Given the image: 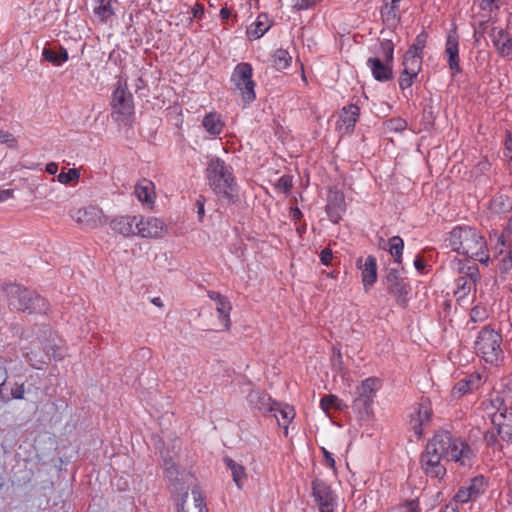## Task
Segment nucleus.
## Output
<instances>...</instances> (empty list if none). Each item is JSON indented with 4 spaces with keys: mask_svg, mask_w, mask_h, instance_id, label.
I'll return each instance as SVG.
<instances>
[{
    "mask_svg": "<svg viewBox=\"0 0 512 512\" xmlns=\"http://www.w3.org/2000/svg\"><path fill=\"white\" fill-rule=\"evenodd\" d=\"M506 246L507 250H504V247L501 246L499 252L492 258L501 273H508L512 270V243L506 244Z\"/></svg>",
    "mask_w": 512,
    "mask_h": 512,
    "instance_id": "nucleus-27",
    "label": "nucleus"
},
{
    "mask_svg": "<svg viewBox=\"0 0 512 512\" xmlns=\"http://www.w3.org/2000/svg\"><path fill=\"white\" fill-rule=\"evenodd\" d=\"M80 171L77 168H71L67 172H61L57 175V181L63 185H68L71 182L78 181L80 179Z\"/></svg>",
    "mask_w": 512,
    "mask_h": 512,
    "instance_id": "nucleus-40",
    "label": "nucleus"
},
{
    "mask_svg": "<svg viewBox=\"0 0 512 512\" xmlns=\"http://www.w3.org/2000/svg\"><path fill=\"white\" fill-rule=\"evenodd\" d=\"M488 487L487 481L483 476H476L468 483L461 486L455 493L453 500L456 503L466 504L477 500L483 495Z\"/></svg>",
    "mask_w": 512,
    "mask_h": 512,
    "instance_id": "nucleus-14",
    "label": "nucleus"
},
{
    "mask_svg": "<svg viewBox=\"0 0 512 512\" xmlns=\"http://www.w3.org/2000/svg\"><path fill=\"white\" fill-rule=\"evenodd\" d=\"M270 415L276 418L280 427H283L285 430H287L289 423L295 417V412L291 406L276 402L275 410Z\"/></svg>",
    "mask_w": 512,
    "mask_h": 512,
    "instance_id": "nucleus-30",
    "label": "nucleus"
},
{
    "mask_svg": "<svg viewBox=\"0 0 512 512\" xmlns=\"http://www.w3.org/2000/svg\"><path fill=\"white\" fill-rule=\"evenodd\" d=\"M380 386L381 382L377 378L371 377L365 379L361 385L357 387L356 397L353 401L354 408L360 412L368 413Z\"/></svg>",
    "mask_w": 512,
    "mask_h": 512,
    "instance_id": "nucleus-12",
    "label": "nucleus"
},
{
    "mask_svg": "<svg viewBox=\"0 0 512 512\" xmlns=\"http://www.w3.org/2000/svg\"><path fill=\"white\" fill-rule=\"evenodd\" d=\"M137 215H122L115 217L110 222V227L114 233L123 237L136 236Z\"/></svg>",
    "mask_w": 512,
    "mask_h": 512,
    "instance_id": "nucleus-21",
    "label": "nucleus"
},
{
    "mask_svg": "<svg viewBox=\"0 0 512 512\" xmlns=\"http://www.w3.org/2000/svg\"><path fill=\"white\" fill-rule=\"evenodd\" d=\"M192 496H193L195 507L197 509H200V507H202V506H206L205 497L198 488L192 489Z\"/></svg>",
    "mask_w": 512,
    "mask_h": 512,
    "instance_id": "nucleus-50",
    "label": "nucleus"
},
{
    "mask_svg": "<svg viewBox=\"0 0 512 512\" xmlns=\"http://www.w3.org/2000/svg\"><path fill=\"white\" fill-rule=\"evenodd\" d=\"M402 512H419L418 502L415 500L408 501L402 506Z\"/></svg>",
    "mask_w": 512,
    "mask_h": 512,
    "instance_id": "nucleus-56",
    "label": "nucleus"
},
{
    "mask_svg": "<svg viewBox=\"0 0 512 512\" xmlns=\"http://www.w3.org/2000/svg\"><path fill=\"white\" fill-rule=\"evenodd\" d=\"M136 236L141 238H162L165 234L164 222L156 217L137 216Z\"/></svg>",
    "mask_w": 512,
    "mask_h": 512,
    "instance_id": "nucleus-16",
    "label": "nucleus"
},
{
    "mask_svg": "<svg viewBox=\"0 0 512 512\" xmlns=\"http://www.w3.org/2000/svg\"><path fill=\"white\" fill-rule=\"evenodd\" d=\"M42 55L46 61L53 65L60 66L68 60V52L64 48H60L58 52L50 48H44Z\"/></svg>",
    "mask_w": 512,
    "mask_h": 512,
    "instance_id": "nucleus-34",
    "label": "nucleus"
},
{
    "mask_svg": "<svg viewBox=\"0 0 512 512\" xmlns=\"http://www.w3.org/2000/svg\"><path fill=\"white\" fill-rule=\"evenodd\" d=\"M476 354L487 363H497L503 354L502 336L489 326L483 327L474 342Z\"/></svg>",
    "mask_w": 512,
    "mask_h": 512,
    "instance_id": "nucleus-6",
    "label": "nucleus"
},
{
    "mask_svg": "<svg viewBox=\"0 0 512 512\" xmlns=\"http://www.w3.org/2000/svg\"><path fill=\"white\" fill-rule=\"evenodd\" d=\"M181 490L183 491V494L181 496L180 502L177 504L178 512H187L184 508V505L188 498V491H187V488H185V487H182Z\"/></svg>",
    "mask_w": 512,
    "mask_h": 512,
    "instance_id": "nucleus-59",
    "label": "nucleus"
},
{
    "mask_svg": "<svg viewBox=\"0 0 512 512\" xmlns=\"http://www.w3.org/2000/svg\"><path fill=\"white\" fill-rule=\"evenodd\" d=\"M362 259L357 261V265L361 269L362 282L365 288L372 286L377 280V261L372 255L366 257L364 264Z\"/></svg>",
    "mask_w": 512,
    "mask_h": 512,
    "instance_id": "nucleus-22",
    "label": "nucleus"
},
{
    "mask_svg": "<svg viewBox=\"0 0 512 512\" xmlns=\"http://www.w3.org/2000/svg\"><path fill=\"white\" fill-rule=\"evenodd\" d=\"M7 380V372L6 370L0 366V398L3 401H9V398L6 397L3 393V386L5 385V382Z\"/></svg>",
    "mask_w": 512,
    "mask_h": 512,
    "instance_id": "nucleus-53",
    "label": "nucleus"
},
{
    "mask_svg": "<svg viewBox=\"0 0 512 512\" xmlns=\"http://www.w3.org/2000/svg\"><path fill=\"white\" fill-rule=\"evenodd\" d=\"M447 246L457 254L488 264L490 257L484 237L473 227L456 226L448 234Z\"/></svg>",
    "mask_w": 512,
    "mask_h": 512,
    "instance_id": "nucleus-2",
    "label": "nucleus"
},
{
    "mask_svg": "<svg viewBox=\"0 0 512 512\" xmlns=\"http://www.w3.org/2000/svg\"><path fill=\"white\" fill-rule=\"evenodd\" d=\"M503 393H504V400L509 402L510 406L512 407V380L506 384Z\"/></svg>",
    "mask_w": 512,
    "mask_h": 512,
    "instance_id": "nucleus-58",
    "label": "nucleus"
},
{
    "mask_svg": "<svg viewBox=\"0 0 512 512\" xmlns=\"http://www.w3.org/2000/svg\"><path fill=\"white\" fill-rule=\"evenodd\" d=\"M272 60L274 67L281 71L290 66L292 57L287 50L280 48L273 53Z\"/></svg>",
    "mask_w": 512,
    "mask_h": 512,
    "instance_id": "nucleus-36",
    "label": "nucleus"
},
{
    "mask_svg": "<svg viewBox=\"0 0 512 512\" xmlns=\"http://www.w3.org/2000/svg\"><path fill=\"white\" fill-rule=\"evenodd\" d=\"M272 26L267 14H259L255 22L248 28L247 34L250 38L260 39Z\"/></svg>",
    "mask_w": 512,
    "mask_h": 512,
    "instance_id": "nucleus-29",
    "label": "nucleus"
},
{
    "mask_svg": "<svg viewBox=\"0 0 512 512\" xmlns=\"http://www.w3.org/2000/svg\"><path fill=\"white\" fill-rule=\"evenodd\" d=\"M133 86H134L135 90L138 91V90L144 89L146 87V83L141 76H138L136 78Z\"/></svg>",
    "mask_w": 512,
    "mask_h": 512,
    "instance_id": "nucleus-64",
    "label": "nucleus"
},
{
    "mask_svg": "<svg viewBox=\"0 0 512 512\" xmlns=\"http://www.w3.org/2000/svg\"><path fill=\"white\" fill-rule=\"evenodd\" d=\"M460 275L455 280L454 297L457 303L462 304L466 301L472 291L476 290L480 280V272L477 266H463L459 270Z\"/></svg>",
    "mask_w": 512,
    "mask_h": 512,
    "instance_id": "nucleus-9",
    "label": "nucleus"
},
{
    "mask_svg": "<svg viewBox=\"0 0 512 512\" xmlns=\"http://www.w3.org/2000/svg\"><path fill=\"white\" fill-rule=\"evenodd\" d=\"M94 13L101 21H106L114 14L112 0H99Z\"/></svg>",
    "mask_w": 512,
    "mask_h": 512,
    "instance_id": "nucleus-37",
    "label": "nucleus"
},
{
    "mask_svg": "<svg viewBox=\"0 0 512 512\" xmlns=\"http://www.w3.org/2000/svg\"><path fill=\"white\" fill-rule=\"evenodd\" d=\"M386 284L388 291L393 294L397 303L401 306L407 304V294L410 291V287L404 278H401L396 269H391L386 276Z\"/></svg>",
    "mask_w": 512,
    "mask_h": 512,
    "instance_id": "nucleus-17",
    "label": "nucleus"
},
{
    "mask_svg": "<svg viewBox=\"0 0 512 512\" xmlns=\"http://www.w3.org/2000/svg\"><path fill=\"white\" fill-rule=\"evenodd\" d=\"M432 409L428 401L417 403L411 407L408 424L415 436L419 439L423 430L431 422Z\"/></svg>",
    "mask_w": 512,
    "mask_h": 512,
    "instance_id": "nucleus-13",
    "label": "nucleus"
},
{
    "mask_svg": "<svg viewBox=\"0 0 512 512\" xmlns=\"http://www.w3.org/2000/svg\"><path fill=\"white\" fill-rule=\"evenodd\" d=\"M491 209L496 213H507L512 210V197L498 194L491 200Z\"/></svg>",
    "mask_w": 512,
    "mask_h": 512,
    "instance_id": "nucleus-33",
    "label": "nucleus"
},
{
    "mask_svg": "<svg viewBox=\"0 0 512 512\" xmlns=\"http://www.w3.org/2000/svg\"><path fill=\"white\" fill-rule=\"evenodd\" d=\"M333 259L332 251L328 248H325L320 253V260L322 264L329 265Z\"/></svg>",
    "mask_w": 512,
    "mask_h": 512,
    "instance_id": "nucleus-54",
    "label": "nucleus"
},
{
    "mask_svg": "<svg viewBox=\"0 0 512 512\" xmlns=\"http://www.w3.org/2000/svg\"><path fill=\"white\" fill-rule=\"evenodd\" d=\"M45 170L50 175H55L58 171V164L56 162H49L46 164Z\"/></svg>",
    "mask_w": 512,
    "mask_h": 512,
    "instance_id": "nucleus-62",
    "label": "nucleus"
},
{
    "mask_svg": "<svg viewBox=\"0 0 512 512\" xmlns=\"http://www.w3.org/2000/svg\"><path fill=\"white\" fill-rule=\"evenodd\" d=\"M165 477L173 484L178 481V470L173 463L165 460Z\"/></svg>",
    "mask_w": 512,
    "mask_h": 512,
    "instance_id": "nucleus-46",
    "label": "nucleus"
},
{
    "mask_svg": "<svg viewBox=\"0 0 512 512\" xmlns=\"http://www.w3.org/2000/svg\"><path fill=\"white\" fill-rule=\"evenodd\" d=\"M320 405L322 410L325 412L329 411L332 408L342 410L345 407L343 401L333 394L324 396L320 401Z\"/></svg>",
    "mask_w": 512,
    "mask_h": 512,
    "instance_id": "nucleus-38",
    "label": "nucleus"
},
{
    "mask_svg": "<svg viewBox=\"0 0 512 512\" xmlns=\"http://www.w3.org/2000/svg\"><path fill=\"white\" fill-rule=\"evenodd\" d=\"M252 76L253 68L246 62L237 64L231 75V82L245 104L253 102L256 98L255 82Z\"/></svg>",
    "mask_w": 512,
    "mask_h": 512,
    "instance_id": "nucleus-8",
    "label": "nucleus"
},
{
    "mask_svg": "<svg viewBox=\"0 0 512 512\" xmlns=\"http://www.w3.org/2000/svg\"><path fill=\"white\" fill-rule=\"evenodd\" d=\"M0 142L8 144L10 147H15L17 144L15 137L11 133L1 130V129H0Z\"/></svg>",
    "mask_w": 512,
    "mask_h": 512,
    "instance_id": "nucleus-51",
    "label": "nucleus"
},
{
    "mask_svg": "<svg viewBox=\"0 0 512 512\" xmlns=\"http://www.w3.org/2000/svg\"><path fill=\"white\" fill-rule=\"evenodd\" d=\"M445 54L448 58V65L452 73H459L461 71L459 63V37L456 30H451L447 34Z\"/></svg>",
    "mask_w": 512,
    "mask_h": 512,
    "instance_id": "nucleus-19",
    "label": "nucleus"
},
{
    "mask_svg": "<svg viewBox=\"0 0 512 512\" xmlns=\"http://www.w3.org/2000/svg\"><path fill=\"white\" fill-rule=\"evenodd\" d=\"M360 109L357 105L351 104L344 107L340 114V128L344 127L346 132H351L358 120Z\"/></svg>",
    "mask_w": 512,
    "mask_h": 512,
    "instance_id": "nucleus-25",
    "label": "nucleus"
},
{
    "mask_svg": "<svg viewBox=\"0 0 512 512\" xmlns=\"http://www.w3.org/2000/svg\"><path fill=\"white\" fill-rule=\"evenodd\" d=\"M505 157L512 163V138L508 137L505 142Z\"/></svg>",
    "mask_w": 512,
    "mask_h": 512,
    "instance_id": "nucleus-61",
    "label": "nucleus"
},
{
    "mask_svg": "<svg viewBox=\"0 0 512 512\" xmlns=\"http://www.w3.org/2000/svg\"><path fill=\"white\" fill-rule=\"evenodd\" d=\"M247 400L251 409L257 410L264 416L270 415L275 410L276 401L266 392L253 390L248 394Z\"/></svg>",
    "mask_w": 512,
    "mask_h": 512,
    "instance_id": "nucleus-18",
    "label": "nucleus"
},
{
    "mask_svg": "<svg viewBox=\"0 0 512 512\" xmlns=\"http://www.w3.org/2000/svg\"><path fill=\"white\" fill-rule=\"evenodd\" d=\"M323 0H292V8L296 11L308 10Z\"/></svg>",
    "mask_w": 512,
    "mask_h": 512,
    "instance_id": "nucleus-44",
    "label": "nucleus"
},
{
    "mask_svg": "<svg viewBox=\"0 0 512 512\" xmlns=\"http://www.w3.org/2000/svg\"><path fill=\"white\" fill-rule=\"evenodd\" d=\"M488 317V311L484 306L475 305L470 311V320L472 322H482Z\"/></svg>",
    "mask_w": 512,
    "mask_h": 512,
    "instance_id": "nucleus-43",
    "label": "nucleus"
},
{
    "mask_svg": "<svg viewBox=\"0 0 512 512\" xmlns=\"http://www.w3.org/2000/svg\"><path fill=\"white\" fill-rule=\"evenodd\" d=\"M206 177L209 186L218 197L234 201L237 185L229 167L223 160L217 157L211 158L206 168Z\"/></svg>",
    "mask_w": 512,
    "mask_h": 512,
    "instance_id": "nucleus-3",
    "label": "nucleus"
},
{
    "mask_svg": "<svg viewBox=\"0 0 512 512\" xmlns=\"http://www.w3.org/2000/svg\"><path fill=\"white\" fill-rule=\"evenodd\" d=\"M387 127L390 131L401 132L406 129L407 123L402 118H393L388 121Z\"/></svg>",
    "mask_w": 512,
    "mask_h": 512,
    "instance_id": "nucleus-47",
    "label": "nucleus"
},
{
    "mask_svg": "<svg viewBox=\"0 0 512 512\" xmlns=\"http://www.w3.org/2000/svg\"><path fill=\"white\" fill-rule=\"evenodd\" d=\"M490 38L498 53L512 60V37L502 28L491 29Z\"/></svg>",
    "mask_w": 512,
    "mask_h": 512,
    "instance_id": "nucleus-20",
    "label": "nucleus"
},
{
    "mask_svg": "<svg viewBox=\"0 0 512 512\" xmlns=\"http://www.w3.org/2000/svg\"><path fill=\"white\" fill-rule=\"evenodd\" d=\"M134 193L140 202L146 204L148 207L153 206L156 196L155 187L151 181L143 179L138 182L135 186Z\"/></svg>",
    "mask_w": 512,
    "mask_h": 512,
    "instance_id": "nucleus-24",
    "label": "nucleus"
},
{
    "mask_svg": "<svg viewBox=\"0 0 512 512\" xmlns=\"http://www.w3.org/2000/svg\"><path fill=\"white\" fill-rule=\"evenodd\" d=\"M276 188L279 190H282L285 193L289 192L292 188V181H291L290 177H288V176L280 177L276 184Z\"/></svg>",
    "mask_w": 512,
    "mask_h": 512,
    "instance_id": "nucleus-49",
    "label": "nucleus"
},
{
    "mask_svg": "<svg viewBox=\"0 0 512 512\" xmlns=\"http://www.w3.org/2000/svg\"><path fill=\"white\" fill-rule=\"evenodd\" d=\"M8 305L12 310L45 313L48 304L44 298L27 288L13 285L8 290Z\"/></svg>",
    "mask_w": 512,
    "mask_h": 512,
    "instance_id": "nucleus-5",
    "label": "nucleus"
},
{
    "mask_svg": "<svg viewBox=\"0 0 512 512\" xmlns=\"http://www.w3.org/2000/svg\"><path fill=\"white\" fill-rule=\"evenodd\" d=\"M393 58V42L388 39L380 41L376 55L367 60V66L375 80L379 82H386L392 78Z\"/></svg>",
    "mask_w": 512,
    "mask_h": 512,
    "instance_id": "nucleus-7",
    "label": "nucleus"
},
{
    "mask_svg": "<svg viewBox=\"0 0 512 512\" xmlns=\"http://www.w3.org/2000/svg\"><path fill=\"white\" fill-rule=\"evenodd\" d=\"M402 0H390L382 7L381 13L387 20H396L399 17V4Z\"/></svg>",
    "mask_w": 512,
    "mask_h": 512,
    "instance_id": "nucleus-39",
    "label": "nucleus"
},
{
    "mask_svg": "<svg viewBox=\"0 0 512 512\" xmlns=\"http://www.w3.org/2000/svg\"><path fill=\"white\" fill-rule=\"evenodd\" d=\"M69 215L84 230L97 229L106 223L102 209L94 205L74 208Z\"/></svg>",
    "mask_w": 512,
    "mask_h": 512,
    "instance_id": "nucleus-10",
    "label": "nucleus"
},
{
    "mask_svg": "<svg viewBox=\"0 0 512 512\" xmlns=\"http://www.w3.org/2000/svg\"><path fill=\"white\" fill-rule=\"evenodd\" d=\"M191 14H192V17L193 18H202L203 15H204V6L200 3H195L192 7H191Z\"/></svg>",
    "mask_w": 512,
    "mask_h": 512,
    "instance_id": "nucleus-55",
    "label": "nucleus"
},
{
    "mask_svg": "<svg viewBox=\"0 0 512 512\" xmlns=\"http://www.w3.org/2000/svg\"><path fill=\"white\" fill-rule=\"evenodd\" d=\"M111 118L120 126H130L134 120L135 107L133 95L127 82L119 79L110 102Z\"/></svg>",
    "mask_w": 512,
    "mask_h": 512,
    "instance_id": "nucleus-4",
    "label": "nucleus"
},
{
    "mask_svg": "<svg viewBox=\"0 0 512 512\" xmlns=\"http://www.w3.org/2000/svg\"><path fill=\"white\" fill-rule=\"evenodd\" d=\"M475 2L479 5L482 11L491 13L494 10H498L504 3V0H475Z\"/></svg>",
    "mask_w": 512,
    "mask_h": 512,
    "instance_id": "nucleus-41",
    "label": "nucleus"
},
{
    "mask_svg": "<svg viewBox=\"0 0 512 512\" xmlns=\"http://www.w3.org/2000/svg\"><path fill=\"white\" fill-rule=\"evenodd\" d=\"M223 461L226 467L231 471L233 482L235 483L237 488L242 489L244 483L247 480L246 468L242 464L236 462L230 457H225Z\"/></svg>",
    "mask_w": 512,
    "mask_h": 512,
    "instance_id": "nucleus-26",
    "label": "nucleus"
},
{
    "mask_svg": "<svg viewBox=\"0 0 512 512\" xmlns=\"http://www.w3.org/2000/svg\"><path fill=\"white\" fill-rule=\"evenodd\" d=\"M492 422L497 426V432L503 441L512 443V413L495 414Z\"/></svg>",
    "mask_w": 512,
    "mask_h": 512,
    "instance_id": "nucleus-23",
    "label": "nucleus"
},
{
    "mask_svg": "<svg viewBox=\"0 0 512 512\" xmlns=\"http://www.w3.org/2000/svg\"><path fill=\"white\" fill-rule=\"evenodd\" d=\"M231 309V303L228 301L226 297H223L222 295H216V311L218 313V318L225 329L230 328Z\"/></svg>",
    "mask_w": 512,
    "mask_h": 512,
    "instance_id": "nucleus-31",
    "label": "nucleus"
},
{
    "mask_svg": "<svg viewBox=\"0 0 512 512\" xmlns=\"http://www.w3.org/2000/svg\"><path fill=\"white\" fill-rule=\"evenodd\" d=\"M344 196L340 192H332L329 197L328 207H344Z\"/></svg>",
    "mask_w": 512,
    "mask_h": 512,
    "instance_id": "nucleus-48",
    "label": "nucleus"
},
{
    "mask_svg": "<svg viewBox=\"0 0 512 512\" xmlns=\"http://www.w3.org/2000/svg\"><path fill=\"white\" fill-rule=\"evenodd\" d=\"M205 198L203 196H199L196 200V207H197V214L199 216V219L202 220L204 213H205Z\"/></svg>",
    "mask_w": 512,
    "mask_h": 512,
    "instance_id": "nucleus-57",
    "label": "nucleus"
},
{
    "mask_svg": "<svg viewBox=\"0 0 512 512\" xmlns=\"http://www.w3.org/2000/svg\"><path fill=\"white\" fill-rule=\"evenodd\" d=\"M512 237V216L508 219L503 232L498 235V245L505 247L506 246V239Z\"/></svg>",
    "mask_w": 512,
    "mask_h": 512,
    "instance_id": "nucleus-45",
    "label": "nucleus"
},
{
    "mask_svg": "<svg viewBox=\"0 0 512 512\" xmlns=\"http://www.w3.org/2000/svg\"><path fill=\"white\" fill-rule=\"evenodd\" d=\"M480 381L479 375H471L460 380L453 388V395L461 396L478 387Z\"/></svg>",
    "mask_w": 512,
    "mask_h": 512,
    "instance_id": "nucleus-32",
    "label": "nucleus"
},
{
    "mask_svg": "<svg viewBox=\"0 0 512 512\" xmlns=\"http://www.w3.org/2000/svg\"><path fill=\"white\" fill-rule=\"evenodd\" d=\"M24 396V385L23 384H15V386L11 389L10 399H22ZM8 398V396H6Z\"/></svg>",
    "mask_w": 512,
    "mask_h": 512,
    "instance_id": "nucleus-52",
    "label": "nucleus"
},
{
    "mask_svg": "<svg viewBox=\"0 0 512 512\" xmlns=\"http://www.w3.org/2000/svg\"><path fill=\"white\" fill-rule=\"evenodd\" d=\"M403 70L399 77V87L402 91L408 89L414 83L422 67V57L406 52L403 58Z\"/></svg>",
    "mask_w": 512,
    "mask_h": 512,
    "instance_id": "nucleus-15",
    "label": "nucleus"
},
{
    "mask_svg": "<svg viewBox=\"0 0 512 512\" xmlns=\"http://www.w3.org/2000/svg\"><path fill=\"white\" fill-rule=\"evenodd\" d=\"M427 36L424 33L417 35L414 43L409 47L406 52H411V54H417L421 56V53L426 45Z\"/></svg>",
    "mask_w": 512,
    "mask_h": 512,
    "instance_id": "nucleus-42",
    "label": "nucleus"
},
{
    "mask_svg": "<svg viewBox=\"0 0 512 512\" xmlns=\"http://www.w3.org/2000/svg\"><path fill=\"white\" fill-rule=\"evenodd\" d=\"M312 497L319 512H335L338 497L331 486L322 479H314L311 483Z\"/></svg>",
    "mask_w": 512,
    "mask_h": 512,
    "instance_id": "nucleus-11",
    "label": "nucleus"
},
{
    "mask_svg": "<svg viewBox=\"0 0 512 512\" xmlns=\"http://www.w3.org/2000/svg\"><path fill=\"white\" fill-rule=\"evenodd\" d=\"M484 439H485L486 443L490 446L494 445L497 441L495 434L492 432L485 433Z\"/></svg>",
    "mask_w": 512,
    "mask_h": 512,
    "instance_id": "nucleus-63",
    "label": "nucleus"
},
{
    "mask_svg": "<svg viewBox=\"0 0 512 512\" xmlns=\"http://www.w3.org/2000/svg\"><path fill=\"white\" fill-rule=\"evenodd\" d=\"M322 452H323V455H324L325 464L327 466H329L330 468H334L335 467V460H334L332 454L329 451H327L325 448H322Z\"/></svg>",
    "mask_w": 512,
    "mask_h": 512,
    "instance_id": "nucleus-60",
    "label": "nucleus"
},
{
    "mask_svg": "<svg viewBox=\"0 0 512 512\" xmlns=\"http://www.w3.org/2000/svg\"><path fill=\"white\" fill-rule=\"evenodd\" d=\"M443 459L454 461L461 466H470L473 459L471 448L459 438H454L447 431L433 436L421 456V465L426 475L442 478L446 468L441 463Z\"/></svg>",
    "mask_w": 512,
    "mask_h": 512,
    "instance_id": "nucleus-1",
    "label": "nucleus"
},
{
    "mask_svg": "<svg viewBox=\"0 0 512 512\" xmlns=\"http://www.w3.org/2000/svg\"><path fill=\"white\" fill-rule=\"evenodd\" d=\"M403 249L404 242L401 237L393 236L388 240V251L397 264H401Z\"/></svg>",
    "mask_w": 512,
    "mask_h": 512,
    "instance_id": "nucleus-35",
    "label": "nucleus"
},
{
    "mask_svg": "<svg viewBox=\"0 0 512 512\" xmlns=\"http://www.w3.org/2000/svg\"><path fill=\"white\" fill-rule=\"evenodd\" d=\"M202 125L208 134L217 136L223 131L225 124L220 114L210 112L204 116Z\"/></svg>",
    "mask_w": 512,
    "mask_h": 512,
    "instance_id": "nucleus-28",
    "label": "nucleus"
}]
</instances>
